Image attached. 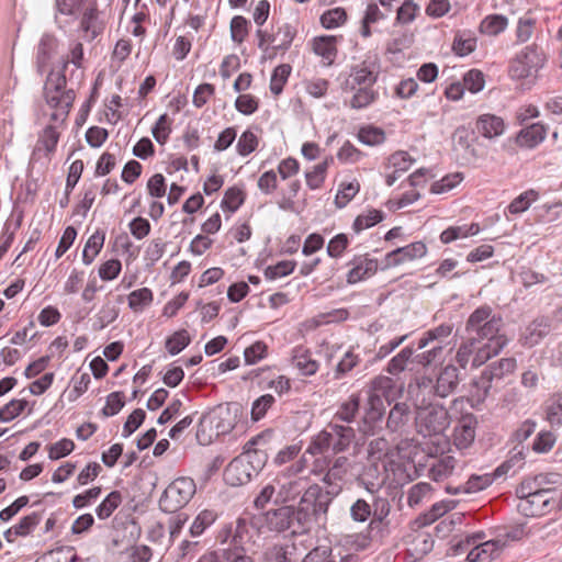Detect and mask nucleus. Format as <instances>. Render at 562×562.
<instances>
[{"label": "nucleus", "instance_id": "1", "mask_svg": "<svg viewBox=\"0 0 562 562\" xmlns=\"http://www.w3.org/2000/svg\"><path fill=\"white\" fill-rule=\"evenodd\" d=\"M502 326V316L495 314L490 305L484 304L470 314L464 329L469 339L497 356L508 344L506 335L499 333Z\"/></svg>", "mask_w": 562, "mask_h": 562}, {"label": "nucleus", "instance_id": "2", "mask_svg": "<svg viewBox=\"0 0 562 562\" xmlns=\"http://www.w3.org/2000/svg\"><path fill=\"white\" fill-rule=\"evenodd\" d=\"M393 380L379 375L375 376L367 389L362 390L364 403L362 405L361 418L358 425L359 431L366 436H373L382 429L385 415L384 401H389L393 390Z\"/></svg>", "mask_w": 562, "mask_h": 562}, {"label": "nucleus", "instance_id": "3", "mask_svg": "<svg viewBox=\"0 0 562 562\" xmlns=\"http://www.w3.org/2000/svg\"><path fill=\"white\" fill-rule=\"evenodd\" d=\"M82 60L83 45L80 42H77L70 49V59L61 58L59 71L56 72L54 69H50L43 88L45 101L50 108H60L64 110V113H69L76 99V93L72 89L66 90L67 79L65 71L69 63H72L77 68H80L82 66Z\"/></svg>", "mask_w": 562, "mask_h": 562}, {"label": "nucleus", "instance_id": "4", "mask_svg": "<svg viewBox=\"0 0 562 562\" xmlns=\"http://www.w3.org/2000/svg\"><path fill=\"white\" fill-rule=\"evenodd\" d=\"M560 481L561 475L559 473H539L524 479L515 490L516 496L521 499L518 505L519 510L527 517L541 515L547 509L549 499H544L542 505L536 508L535 499L553 492V488L547 487V485H555Z\"/></svg>", "mask_w": 562, "mask_h": 562}, {"label": "nucleus", "instance_id": "5", "mask_svg": "<svg viewBox=\"0 0 562 562\" xmlns=\"http://www.w3.org/2000/svg\"><path fill=\"white\" fill-rule=\"evenodd\" d=\"M333 498L318 484L307 486L300 498L299 506L295 507L297 521H300L297 526L302 524L308 533L315 524L325 525Z\"/></svg>", "mask_w": 562, "mask_h": 562}, {"label": "nucleus", "instance_id": "6", "mask_svg": "<svg viewBox=\"0 0 562 562\" xmlns=\"http://www.w3.org/2000/svg\"><path fill=\"white\" fill-rule=\"evenodd\" d=\"M356 438V431L350 425L330 422L325 429L312 440L307 451L316 453H339L346 451Z\"/></svg>", "mask_w": 562, "mask_h": 562}, {"label": "nucleus", "instance_id": "7", "mask_svg": "<svg viewBox=\"0 0 562 562\" xmlns=\"http://www.w3.org/2000/svg\"><path fill=\"white\" fill-rule=\"evenodd\" d=\"M196 485L193 479L181 476L173 480L159 498V508L164 513L175 514L183 508L194 496Z\"/></svg>", "mask_w": 562, "mask_h": 562}, {"label": "nucleus", "instance_id": "8", "mask_svg": "<svg viewBox=\"0 0 562 562\" xmlns=\"http://www.w3.org/2000/svg\"><path fill=\"white\" fill-rule=\"evenodd\" d=\"M415 422L419 434L425 437L435 436L448 428L450 416L443 405L430 403L417 408Z\"/></svg>", "mask_w": 562, "mask_h": 562}, {"label": "nucleus", "instance_id": "9", "mask_svg": "<svg viewBox=\"0 0 562 562\" xmlns=\"http://www.w3.org/2000/svg\"><path fill=\"white\" fill-rule=\"evenodd\" d=\"M544 54L532 44L526 46L512 61L509 74L514 79H525L536 74L544 65Z\"/></svg>", "mask_w": 562, "mask_h": 562}, {"label": "nucleus", "instance_id": "10", "mask_svg": "<svg viewBox=\"0 0 562 562\" xmlns=\"http://www.w3.org/2000/svg\"><path fill=\"white\" fill-rule=\"evenodd\" d=\"M266 521L271 531H290L293 536L307 533L302 524L297 526V514L294 506L285 505L267 512Z\"/></svg>", "mask_w": 562, "mask_h": 562}, {"label": "nucleus", "instance_id": "11", "mask_svg": "<svg viewBox=\"0 0 562 562\" xmlns=\"http://www.w3.org/2000/svg\"><path fill=\"white\" fill-rule=\"evenodd\" d=\"M380 66L376 59H366L350 68L349 78L341 85L344 91H355L359 87H373L379 77Z\"/></svg>", "mask_w": 562, "mask_h": 562}, {"label": "nucleus", "instance_id": "12", "mask_svg": "<svg viewBox=\"0 0 562 562\" xmlns=\"http://www.w3.org/2000/svg\"><path fill=\"white\" fill-rule=\"evenodd\" d=\"M492 357L495 356L484 349L482 345H477L474 340L467 338L457 350L456 362L462 369H465L470 362L473 368H477L487 362Z\"/></svg>", "mask_w": 562, "mask_h": 562}, {"label": "nucleus", "instance_id": "13", "mask_svg": "<svg viewBox=\"0 0 562 562\" xmlns=\"http://www.w3.org/2000/svg\"><path fill=\"white\" fill-rule=\"evenodd\" d=\"M59 40L50 33H44L40 38L35 52V67L43 75L54 58L58 55Z\"/></svg>", "mask_w": 562, "mask_h": 562}, {"label": "nucleus", "instance_id": "14", "mask_svg": "<svg viewBox=\"0 0 562 562\" xmlns=\"http://www.w3.org/2000/svg\"><path fill=\"white\" fill-rule=\"evenodd\" d=\"M426 254L427 246L423 241H414L404 247H397L385 255V266L382 270L423 258Z\"/></svg>", "mask_w": 562, "mask_h": 562}, {"label": "nucleus", "instance_id": "15", "mask_svg": "<svg viewBox=\"0 0 562 562\" xmlns=\"http://www.w3.org/2000/svg\"><path fill=\"white\" fill-rule=\"evenodd\" d=\"M352 268L347 273V283L356 284L374 276L379 269V262L375 258H370L368 254L355 255L347 263Z\"/></svg>", "mask_w": 562, "mask_h": 562}, {"label": "nucleus", "instance_id": "16", "mask_svg": "<svg viewBox=\"0 0 562 562\" xmlns=\"http://www.w3.org/2000/svg\"><path fill=\"white\" fill-rule=\"evenodd\" d=\"M477 418L472 413L462 414L453 429V441L457 448H469L474 439Z\"/></svg>", "mask_w": 562, "mask_h": 562}, {"label": "nucleus", "instance_id": "17", "mask_svg": "<svg viewBox=\"0 0 562 562\" xmlns=\"http://www.w3.org/2000/svg\"><path fill=\"white\" fill-rule=\"evenodd\" d=\"M255 473L251 471L246 458L238 456L234 458L224 470V480L228 485L240 486L249 483Z\"/></svg>", "mask_w": 562, "mask_h": 562}, {"label": "nucleus", "instance_id": "18", "mask_svg": "<svg viewBox=\"0 0 562 562\" xmlns=\"http://www.w3.org/2000/svg\"><path fill=\"white\" fill-rule=\"evenodd\" d=\"M263 441V434L251 438L245 445V451L240 454L243 458H246V462H248V465L256 476L265 468L269 459L267 450L258 447Z\"/></svg>", "mask_w": 562, "mask_h": 562}, {"label": "nucleus", "instance_id": "19", "mask_svg": "<svg viewBox=\"0 0 562 562\" xmlns=\"http://www.w3.org/2000/svg\"><path fill=\"white\" fill-rule=\"evenodd\" d=\"M59 132L53 125H47L38 135L37 142L32 151V159L38 160L42 157L48 158L55 153L58 140Z\"/></svg>", "mask_w": 562, "mask_h": 562}, {"label": "nucleus", "instance_id": "20", "mask_svg": "<svg viewBox=\"0 0 562 562\" xmlns=\"http://www.w3.org/2000/svg\"><path fill=\"white\" fill-rule=\"evenodd\" d=\"M460 383L459 369L453 364H447L443 367L432 386L435 395L445 398L452 394Z\"/></svg>", "mask_w": 562, "mask_h": 562}, {"label": "nucleus", "instance_id": "21", "mask_svg": "<svg viewBox=\"0 0 562 562\" xmlns=\"http://www.w3.org/2000/svg\"><path fill=\"white\" fill-rule=\"evenodd\" d=\"M413 412L406 402H397L386 417V429L390 432L402 434L412 419Z\"/></svg>", "mask_w": 562, "mask_h": 562}, {"label": "nucleus", "instance_id": "22", "mask_svg": "<svg viewBox=\"0 0 562 562\" xmlns=\"http://www.w3.org/2000/svg\"><path fill=\"white\" fill-rule=\"evenodd\" d=\"M475 128L483 137L493 139L504 134L506 125L501 116L485 113L476 119Z\"/></svg>", "mask_w": 562, "mask_h": 562}, {"label": "nucleus", "instance_id": "23", "mask_svg": "<svg viewBox=\"0 0 562 562\" xmlns=\"http://www.w3.org/2000/svg\"><path fill=\"white\" fill-rule=\"evenodd\" d=\"M79 16H81L80 29L86 34H89L91 41L103 32L104 24L99 19V10L95 1L85 8Z\"/></svg>", "mask_w": 562, "mask_h": 562}, {"label": "nucleus", "instance_id": "24", "mask_svg": "<svg viewBox=\"0 0 562 562\" xmlns=\"http://www.w3.org/2000/svg\"><path fill=\"white\" fill-rule=\"evenodd\" d=\"M493 382L486 376V373L474 378L470 383L468 402L472 408L479 409L490 395Z\"/></svg>", "mask_w": 562, "mask_h": 562}, {"label": "nucleus", "instance_id": "25", "mask_svg": "<svg viewBox=\"0 0 562 562\" xmlns=\"http://www.w3.org/2000/svg\"><path fill=\"white\" fill-rule=\"evenodd\" d=\"M362 403V390L352 393L346 401L341 402L334 415L333 422L350 424L356 420Z\"/></svg>", "mask_w": 562, "mask_h": 562}, {"label": "nucleus", "instance_id": "26", "mask_svg": "<svg viewBox=\"0 0 562 562\" xmlns=\"http://www.w3.org/2000/svg\"><path fill=\"white\" fill-rule=\"evenodd\" d=\"M372 501V519L369 524L371 530L386 528L390 526L389 515L391 513V503L389 498L373 495Z\"/></svg>", "mask_w": 562, "mask_h": 562}, {"label": "nucleus", "instance_id": "27", "mask_svg": "<svg viewBox=\"0 0 562 562\" xmlns=\"http://www.w3.org/2000/svg\"><path fill=\"white\" fill-rule=\"evenodd\" d=\"M306 483L299 480H278V493L274 498V504L288 503L296 499L306 490Z\"/></svg>", "mask_w": 562, "mask_h": 562}, {"label": "nucleus", "instance_id": "28", "mask_svg": "<svg viewBox=\"0 0 562 562\" xmlns=\"http://www.w3.org/2000/svg\"><path fill=\"white\" fill-rule=\"evenodd\" d=\"M337 37L334 35H322L313 38L312 48L313 52L322 56L326 61V65L330 66L334 64L337 56Z\"/></svg>", "mask_w": 562, "mask_h": 562}, {"label": "nucleus", "instance_id": "29", "mask_svg": "<svg viewBox=\"0 0 562 562\" xmlns=\"http://www.w3.org/2000/svg\"><path fill=\"white\" fill-rule=\"evenodd\" d=\"M296 544L293 542L276 543L263 552V562H294Z\"/></svg>", "mask_w": 562, "mask_h": 562}, {"label": "nucleus", "instance_id": "30", "mask_svg": "<svg viewBox=\"0 0 562 562\" xmlns=\"http://www.w3.org/2000/svg\"><path fill=\"white\" fill-rule=\"evenodd\" d=\"M501 549L499 540H487L479 544H474L468 552V562H490L495 558Z\"/></svg>", "mask_w": 562, "mask_h": 562}, {"label": "nucleus", "instance_id": "31", "mask_svg": "<svg viewBox=\"0 0 562 562\" xmlns=\"http://www.w3.org/2000/svg\"><path fill=\"white\" fill-rule=\"evenodd\" d=\"M422 349L417 348V341L406 346L389 361L386 372L392 375L403 372L409 361L414 362L415 353Z\"/></svg>", "mask_w": 562, "mask_h": 562}, {"label": "nucleus", "instance_id": "32", "mask_svg": "<svg viewBox=\"0 0 562 562\" xmlns=\"http://www.w3.org/2000/svg\"><path fill=\"white\" fill-rule=\"evenodd\" d=\"M550 333V322L546 317L532 321L526 328L524 345L533 347Z\"/></svg>", "mask_w": 562, "mask_h": 562}, {"label": "nucleus", "instance_id": "33", "mask_svg": "<svg viewBox=\"0 0 562 562\" xmlns=\"http://www.w3.org/2000/svg\"><path fill=\"white\" fill-rule=\"evenodd\" d=\"M546 127L540 123H533L526 128L520 130L516 140L520 146L533 148L546 138Z\"/></svg>", "mask_w": 562, "mask_h": 562}, {"label": "nucleus", "instance_id": "34", "mask_svg": "<svg viewBox=\"0 0 562 562\" xmlns=\"http://www.w3.org/2000/svg\"><path fill=\"white\" fill-rule=\"evenodd\" d=\"M458 502L448 499L435 503L430 509L418 516L416 522L419 527L429 526L443 516L446 513L456 508Z\"/></svg>", "mask_w": 562, "mask_h": 562}, {"label": "nucleus", "instance_id": "35", "mask_svg": "<svg viewBox=\"0 0 562 562\" xmlns=\"http://www.w3.org/2000/svg\"><path fill=\"white\" fill-rule=\"evenodd\" d=\"M517 366V361L515 358H502L497 361H494L490 363L485 369L482 371L483 373H486V376L492 381H499L505 375L510 374L515 371Z\"/></svg>", "mask_w": 562, "mask_h": 562}, {"label": "nucleus", "instance_id": "36", "mask_svg": "<svg viewBox=\"0 0 562 562\" xmlns=\"http://www.w3.org/2000/svg\"><path fill=\"white\" fill-rule=\"evenodd\" d=\"M105 240V232L97 229L87 240L82 250V262L89 266L101 251Z\"/></svg>", "mask_w": 562, "mask_h": 562}, {"label": "nucleus", "instance_id": "37", "mask_svg": "<svg viewBox=\"0 0 562 562\" xmlns=\"http://www.w3.org/2000/svg\"><path fill=\"white\" fill-rule=\"evenodd\" d=\"M293 361L295 367L305 376L314 375L318 370V362L312 358V353L307 349H295Z\"/></svg>", "mask_w": 562, "mask_h": 562}, {"label": "nucleus", "instance_id": "38", "mask_svg": "<svg viewBox=\"0 0 562 562\" xmlns=\"http://www.w3.org/2000/svg\"><path fill=\"white\" fill-rule=\"evenodd\" d=\"M508 25V19L503 14L486 15L480 23V32L490 36H496L504 32Z\"/></svg>", "mask_w": 562, "mask_h": 562}, {"label": "nucleus", "instance_id": "39", "mask_svg": "<svg viewBox=\"0 0 562 562\" xmlns=\"http://www.w3.org/2000/svg\"><path fill=\"white\" fill-rule=\"evenodd\" d=\"M127 301H128V307L133 312L140 313L153 303L154 294L150 289L140 288L138 290L132 291L127 295Z\"/></svg>", "mask_w": 562, "mask_h": 562}, {"label": "nucleus", "instance_id": "40", "mask_svg": "<svg viewBox=\"0 0 562 562\" xmlns=\"http://www.w3.org/2000/svg\"><path fill=\"white\" fill-rule=\"evenodd\" d=\"M452 330L453 324H440L439 326L424 333L423 337L417 340V348H426L429 342L435 340L442 341L451 335Z\"/></svg>", "mask_w": 562, "mask_h": 562}, {"label": "nucleus", "instance_id": "41", "mask_svg": "<svg viewBox=\"0 0 562 562\" xmlns=\"http://www.w3.org/2000/svg\"><path fill=\"white\" fill-rule=\"evenodd\" d=\"M123 496L120 491H112L95 508V514L99 519H108L114 510L122 504Z\"/></svg>", "mask_w": 562, "mask_h": 562}, {"label": "nucleus", "instance_id": "42", "mask_svg": "<svg viewBox=\"0 0 562 562\" xmlns=\"http://www.w3.org/2000/svg\"><path fill=\"white\" fill-rule=\"evenodd\" d=\"M330 162H333V157L325 159L314 166L313 170L305 172L306 184L311 190H317L323 186Z\"/></svg>", "mask_w": 562, "mask_h": 562}, {"label": "nucleus", "instance_id": "43", "mask_svg": "<svg viewBox=\"0 0 562 562\" xmlns=\"http://www.w3.org/2000/svg\"><path fill=\"white\" fill-rule=\"evenodd\" d=\"M361 363V358L359 355H356L352 349L348 350L340 361L337 363L334 370V379L341 380L349 372L356 369Z\"/></svg>", "mask_w": 562, "mask_h": 562}, {"label": "nucleus", "instance_id": "44", "mask_svg": "<svg viewBox=\"0 0 562 562\" xmlns=\"http://www.w3.org/2000/svg\"><path fill=\"white\" fill-rule=\"evenodd\" d=\"M291 71L292 67L289 64H281L273 69L270 79V91L272 94L279 95L282 93Z\"/></svg>", "mask_w": 562, "mask_h": 562}, {"label": "nucleus", "instance_id": "45", "mask_svg": "<svg viewBox=\"0 0 562 562\" xmlns=\"http://www.w3.org/2000/svg\"><path fill=\"white\" fill-rule=\"evenodd\" d=\"M379 93L372 87H359L350 100V106L360 110L369 106L378 99Z\"/></svg>", "mask_w": 562, "mask_h": 562}, {"label": "nucleus", "instance_id": "46", "mask_svg": "<svg viewBox=\"0 0 562 562\" xmlns=\"http://www.w3.org/2000/svg\"><path fill=\"white\" fill-rule=\"evenodd\" d=\"M384 220V213L381 210H370L367 214L358 215L352 224V229L356 234L370 228Z\"/></svg>", "mask_w": 562, "mask_h": 562}, {"label": "nucleus", "instance_id": "47", "mask_svg": "<svg viewBox=\"0 0 562 562\" xmlns=\"http://www.w3.org/2000/svg\"><path fill=\"white\" fill-rule=\"evenodd\" d=\"M191 342V337L186 329L173 333L166 339L165 347L171 356L180 353Z\"/></svg>", "mask_w": 562, "mask_h": 562}, {"label": "nucleus", "instance_id": "48", "mask_svg": "<svg viewBox=\"0 0 562 562\" xmlns=\"http://www.w3.org/2000/svg\"><path fill=\"white\" fill-rule=\"evenodd\" d=\"M245 202V193L241 189L237 187L228 188L224 198L221 202V207L224 211H229L231 213H235Z\"/></svg>", "mask_w": 562, "mask_h": 562}, {"label": "nucleus", "instance_id": "49", "mask_svg": "<svg viewBox=\"0 0 562 562\" xmlns=\"http://www.w3.org/2000/svg\"><path fill=\"white\" fill-rule=\"evenodd\" d=\"M457 460L451 456H446L439 460H437L429 470V476L438 482L443 477L448 476L452 473L456 467Z\"/></svg>", "mask_w": 562, "mask_h": 562}, {"label": "nucleus", "instance_id": "50", "mask_svg": "<svg viewBox=\"0 0 562 562\" xmlns=\"http://www.w3.org/2000/svg\"><path fill=\"white\" fill-rule=\"evenodd\" d=\"M539 198V193L533 189L527 190L515 198L507 210L510 214H520L527 211L532 202Z\"/></svg>", "mask_w": 562, "mask_h": 562}, {"label": "nucleus", "instance_id": "51", "mask_svg": "<svg viewBox=\"0 0 562 562\" xmlns=\"http://www.w3.org/2000/svg\"><path fill=\"white\" fill-rule=\"evenodd\" d=\"M385 132L376 126H363L358 132V139L364 145L376 146L385 140Z\"/></svg>", "mask_w": 562, "mask_h": 562}, {"label": "nucleus", "instance_id": "52", "mask_svg": "<svg viewBox=\"0 0 562 562\" xmlns=\"http://www.w3.org/2000/svg\"><path fill=\"white\" fill-rule=\"evenodd\" d=\"M217 514L211 509L202 510L193 520L190 527V533L192 537L201 536L206 528L215 522Z\"/></svg>", "mask_w": 562, "mask_h": 562}, {"label": "nucleus", "instance_id": "53", "mask_svg": "<svg viewBox=\"0 0 562 562\" xmlns=\"http://www.w3.org/2000/svg\"><path fill=\"white\" fill-rule=\"evenodd\" d=\"M347 21V12L341 7H336L325 11L321 15V24L327 30L342 25Z\"/></svg>", "mask_w": 562, "mask_h": 562}, {"label": "nucleus", "instance_id": "54", "mask_svg": "<svg viewBox=\"0 0 562 562\" xmlns=\"http://www.w3.org/2000/svg\"><path fill=\"white\" fill-rule=\"evenodd\" d=\"M476 48V38L471 34L458 33L454 37L452 49L456 55L463 57L473 53Z\"/></svg>", "mask_w": 562, "mask_h": 562}, {"label": "nucleus", "instance_id": "55", "mask_svg": "<svg viewBox=\"0 0 562 562\" xmlns=\"http://www.w3.org/2000/svg\"><path fill=\"white\" fill-rule=\"evenodd\" d=\"M274 403L276 398L271 394H263L256 398L251 405V420L259 422L260 419H262Z\"/></svg>", "mask_w": 562, "mask_h": 562}, {"label": "nucleus", "instance_id": "56", "mask_svg": "<svg viewBox=\"0 0 562 562\" xmlns=\"http://www.w3.org/2000/svg\"><path fill=\"white\" fill-rule=\"evenodd\" d=\"M344 474L337 467H330L323 477V482L327 485L325 491L330 496H337L342 490Z\"/></svg>", "mask_w": 562, "mask_h": 562}, {"label": "nucleus", "instance_id": "57", "mask_svg": "<svg viewBox=\"0 0 562 562\" xmlns=\"http://www.w3.org/2000/svg\"><path fill=\"white\" fill-rule=\"evenodd\" d=\"M295 267L296 262L294 260H282L273 266H268L263 270V276L267 280H276L291 274Z\"/></svg>", "mask_w": 562, "mask_h": 562}, {"label": "nucleus", "instance_id": "58", "mask_svg": "<svg viewBox=\"0 0 562 562\" xmlns=\"http://www.w3.org/2000/svg\"><path fill=\"white\" fill-rule=\"evenodd\" d=\"M360 184L357 181L342 182L335 198V204L338 209L345 207L359 192Z\"/></svg>", "mask_w": 562, "mask_h": 562}, {"label": "nucleus", "instance_id": "59", "mask_svg": "<svg viewBox=\"0 0 562 562\" xmlns=\"http://www.w3.org/2000/svg\"><path fill=\"white\" fill-rule=\"evenodd\" d=\"M350 517L356 522H364L370 517L372 518V501L358 498L350 506Z\"/></svg>", "mask_w": 562, "mask_h": 562}, {"label": "nucleus", "instance_id": "60", "mask_svg": "<svg viewBox=\"0 0 562 562\" xmlns=\"http://www.w3.org/2000/svg\"><path fill=\"white\" fill-rule=\"evenodd\" d=\"M171 119L167 113L161 114L151 128V134L157 143L166 144L171 133Z\"/></svg>", "mask_w": 562, "mask_h": 562}, {"label": "nucleus", "instance_id": "61", "mask_svg": "<svg viewBox=\"0 0 562 562\" xmlns=\"http://www.w3.org/2000/svg\"><path fill=\"white\" fill-rule=\"evenodd\" d=\"M557 436L550 430H541L532 442V450L536 453H548L555 445Z\"/></svg>", "mask_w": 562, "mask_h": 562}, {"label": "nucleus", "instance_id": "62", "mask_svg": "<svg viewBox=\"0 0 562 562\" xmlns=\"http://www.w3.org/2000/svg\"><path fill=\"white\" fill-rule=\"evenodd\" d=\"M26 400H11L0 408V422L8 423L16 418L27 406Z\"/></svg>", "mask_w": 562, "mask_h": 562}, {"label": "nucleus", "instance_id": "63", "mask_svg": "<svg viewBox=\"0 0 562 562\" xmlns=\"http://www.w3.org/2000/svg\"><path fill=\"white\" fill-rule=\"evenodd\" d=\"M258 144V137L250 130H246L238 138L236 150L238 155L246 157L257 149Z\"/></svg>", "mask_w": 562, "mask_h": 562}, {"label": "nucleus", "instance_id": "64", "mask_svg": "<svg viewBox=\"0 0 562 562\" xmlns=\"http://www.w3.org/2000/svg\"><path fill=\"white\" fill-rule=\"evenodd\" d=\"M250 22L243 15H235L231 21V37L235 43H243L248 35Z\"/></svg>", "mask_w": 562, "mask_h": 562}]
</instances>
